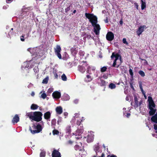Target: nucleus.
<instances>
[{"label": "nucleus", "instance_id": "25", "mask_svg": "<svg viewBox=\"0 0 157 157\" xmlns=\"http://www.w3.org/2000/svg\"><path fill=\"white\" fill-rule=\"evenodd\" d=\"M38 107V106L36 104H32L31 106V109L32 110H35L37 109Z\"/></svg>", "mask_w": 157, "mask_h": 157}, {"label": "nucleus", "instance_id": "38", "mask_svg": "<svg viewBox=\"0 0 157 157\" xmlns=\"http://www.w3.org/2000/svg\"><path fill=\"white\" fill-rule=\"evenodd\" d=\"M47 97V95L46 94L44 93L41 94V97L43 98V99H45Z\"/></svg>", "mask_w": 157, "mask_h": 157}, {"label": "nucleus", "instance_id": "44", "mask_svg": "<svg viewBox=\"0 0 157 157\" xmlns=\"http://www.w3.org/2000/svg\"><path fill=\"white\" fill-rule=\"evenodd\" d=\"M101 84H102V85L105 86V82L104 80H101Z\"/></svg>", "mask_w": 157, "mask_h": 157}, {"label": "nucleus", "instance_id": "41", "mask_svg": "<svg viewBox=\"0 0 157 157\" xmlns=\"http://www.w3.org/2000/svg\"><path fill=\"white\" fill-rule=\"evenodd\" d=\"M71 9L70 6L68 7L67 8L65 9V12L66 13H67L68 11H69Z\"/></svg>", "mask_w": 157, "mask_h": 157}, {"label": "nucleus", "instance_id": "43", "mask_svg": "<svg viewBox=\"0 0 157 157\" xmlns=\"http://www.w3.org/2000/svg\"><path fill=\"white\" fill-rule=\"evenodd\" d=\"M25 36V35H22L21 37V40L22 41H25V39L24 38Z\"/></svg>", "mask_w": 157, "mask_h": 157}, {"label": "nucleus", "instance_id": "32", "mask_svg": "<svg viewBox=\"0 0 157 157\" xmlns=\"http://www.w3.org/2000/svg\"><path fill=\"white\" fill-rule=\"evenodd\" d=\"M45 155L46 152L44 151H42L40 154V157H45Z\"/></svg>", "mask_w": 157, "mask_h": 157}, {"label": "nucleus", "instance_id": "49", "mask_svg": "<svg viewBox=\"0 0 157 157\" xmlns=\"http://www.w3.org/2000/svg\"><path fill=\"white\" fill-rule=\"evenodd\" d=\"M104 21L106 23H107L108 22V17H106V19L105 20H104Z\"/></svg>", "mask_w": 157, "mask_h": 157}, {"label": "nucleus", "instance_id": "35", "mask_svg": "<svg viewBox=\"0 0 157 157\" xmlns=\"http://www.w3.org/2000/svg\"><path fill=\"white\" fill-rule=\"evenodd\" d=\"M129 72L130 74V75L131 76V77L132 78H133V73L132 71V70L130 68L129 70Z\"/></svg>", "mask_w": 157, "mask_h": 157}, {"label": "nucleus", "instance_id": "17", "mask_svg": "<svg viewBox=\"0 0 157 157\" xmlns=\"http://www.w3.org/2000/svg\"><path fill=\"white\" fill-rule=\"evenodd\" d=\"M151 120L152 122L157 124V112L151 118Z\"/></svg>", "mask_w": 157, "mask_h": 157}, {"label": "nucleus", "instance_id": "8", "mask_svg": "<svg viewBox=\"0 0 157 157\" xmlns=\"http://www.w3.org/2000/svg\"><path fill=\"white\" fill-rule=\"evenodd\" d=\"M78 48L77 46L74 45L73 47L71 48L70 51L72 54L75 56L78 52Z\"/></svg>", "mask_w": 157, "mask_h": 157}, {"label": "nucleus", "instance_id": "48", "mask_svg": "<svg viewBox=\"0 0 157 157\" xmlns=\"http://www.w3.org/2000/svg\"><path fill=\"white\" fill-rule=\"evenodd\" d=\"M79 148V146L78 145H76L75 146V150H77Z\"/></svg>", "mask_w": 157, "mask_h": 157}, {"label": "nucleus", "instance_id": "23", "mask_svg": "<svg viewBox=\"0 0 157 157\" xmlns=\"http://www.w3.org/2000/svg\"><path fill=\"white\" fill-rule=\"evenodd\" d=\"M134 101L135 104V107H139L138 101V98L137 97L135 96L134 97Z\"/></svg>", "mask_w": 157, "mask_h": 157}, {"label": "nucleus", "instance_id": "24", "mask_svg": "<svg viewBox=\"0 0 157 157\" xmlns=\"http://www.w3.org/2000/svg\"><path fill=\"white\" fill-rule=\"evenodd\" d=\"M86 78L87 79V80H86V79H85V81L86 82H89L91 81L93 79L91 78V76H90L89 75H87L86 76Z\"/></svg>", "mask_w": 157, "mask_h": 157}, {"label": "nucleus", "instance_id": "56", "mask_svg": "<svg viewBox=\"0 0 157 157\" xmlns=\"http://www.w3.org/2000/svg\"><path fill=\"white\" fill-rule=\"evenodd\" d=\"M48 91L50 92H51L53 91V89L52 88H50L48 89Z\"/></svg>", "mask_w": 157, "mask_h": 157}, {"label": "nucleus", "instance_id": "21", "mask_svg": "<svg viewBox=\"0 0 157 157\" xmlns=\"http://www.w3.org/2000/svg\"><path fill=\"white\" fill-rule=\"evenodd\" d=\"M26 115L30 118V119L33 120L34 117V114H33V113L31 112L27 113L26 114Z\"/></svg>", "mask_w": 157, "mask_h": 157}, {"label": "nucleus", "instance_id": "62", "mask_svg": "<svg viewBox=\"0 0 157 157\" xmlns=\"http://www.w3.org/2000/svg\"><path fill=\"white\" fill-rule=\"evenodd\" d=\"M120 24H121V25H122L123 23V21H122V20H121L120 21Z\"/></svg>", "mask_w": 157, "mask_h": 157}, {"label": "nucleus", "instance_id": "34", "mask_svg": "<svg viewBox=\"0 0 157 157\" xmlns=\"http://www.w3.org/2000/svg\"><path fill=\"white\" fill-rule=\"evenodd\" d=\"M138 73L142 77H144L145 76L144 72L142 71H140Z\"/></svg>", "mask_w": 157, "mask_h": 157}, {"label": "nucleus", "instance_id": "39", "mask_svg": "<svg viewBox=\"0 0 157 157\" xmlns=\"http://www.w3.org/2000/svg\"><path fill=\"white\" fill-rule=\"evenodd\" d=\"M79 54L80 56H84V52L82 50H80L79 52Z\"/></svg>", "mask_w": 157, "mask_h": 157}, {"label": "nucleus", "instance_id": "12", "mask_svg": "<svg viewBox=\"0 0 157 157\" xmlns=\"http://www.w3.org/2000/svg\"><path fill=\"white\" fill-rule=\"evenodd\" d=\"M51 116V113L49 111H47L44 113V118L48 121H50V118Z\"/></svg>", "mask_w": 157, "mask_h": 157}, {"label": "nucleus", "instance_id": "3", "mask_svg": "<svg viewBox=\"0 0 157 157\" xmlns=\"http://www.w3.org/2000/svg\"><path fill=\"white\" fill-rule=\"evenodd\" d=\"M36 125L34 124L32 126V127L35 130H32L31 128H29V130L33 134L39 133L42 131L43 129L41 125L40 124L36 123Z\"/></svg>", "mask_w": 157, "mask_h": 157}, {"label": "nucleus", "instance_id": "50", "mask_svg": "<svg viewBox=\"0 0 157 157\" xmlns=\"http://www.w3.org/2000/svg\"><path fill=\"white\" fill-rule=\"evenodd\" d=\"M142 103H143V101L141 100H140L139 103H138V104H139V106H140L142 104Z\"/></svg>", "mask_w": 157, "mask_h": 157}, {"label": "nucleus", "instance_id": "5", "mask_svg": "<svg viewBox=\"0 0 157 157\" xmlns=\"http://www.w3.org/2000/svg\"><path fill=\"white\" fill-rule=\"evenodd\" d=\"M61 50V48L59 45H57L56 46V48H54L55 54L60 59L62 58V56L61 54H60V52Z\"/></svg>", "mask_w": 157, "mask_h": 157}, {"label": "nucleus", "instance_id": "40", "mask_svg": "<svg viewBox=\"0 0 157 157\" xmlns=\"http://www.w3.org/2000/svg\"><path fill=\"white\" fill-rule=\"evenodd\" d=\"M122 41H123V43L127 45H128V43L127 42V41H126V38H124L123 39Z\"/></svg>", "mask_w": 157, "mask_h": 157}, {"label": "nucleus", "instance_id": "18", "mask_svg": "<svg viewBox=\"0 0 157 157\" xmlns=\"http://www.w3.org/2000/svg\"><path fill=\"white\" fill-rule=\"evenodd\" d=\"M94 137L92 135H88L87 137V141L88 143H90L93 141Z\"/></svg>", "mask_w": 157, "mask_h": 157}, {"label": "nucleus", "instance_id": "11", "mask_svg": "<svg viewBox=\"0 0 157 157\" xmlns=\"http://www.w3.org/2000/svg\"><path fill=\"white\" fill-rule=\"evenodd\" d=\"M52 157H61V154L58 150L54 149L52 153Z\"/></svg>", "mask_w": 157, "mask_h": 157}, {"label": "nucleus", "instance_id": "19", "mask_svg": "<svg viewBox=\"0 0 157 157\" xmlns=\"http://www.w3.org/2000/svg\"><path fill=\"white\" fill-rule=\"evenodd\" d=\"M56 124V119L55 118L52 119L51 121V126L54 129L55 128Z\"/></svg>", "mask_w": 157, "mask_h": 157}, {"label": "nucleus", "instance_id": "14", "mask_svg": "<svg viewBox=\"0 0 157 157\" xmlns=\"http://www.w3.org/2000/svg\"><path fill=\"white\" fill-rule=\"evenodd\" d=\"M20 118L18 114H16L13 118L12 122L13 123H17L19 121Z\"/></svg>", "mask_w": 157, "mask_h": 157}, {"label": "nucleus", "instance_id": "51", "mask_svg": "<svg viewBox=\"0 0 157 157\" xmlns=\"http://www.w3.org/2000/svg\"><path fill=\"white\" fill-rule=\"evenodd\" d=\"M37 69H38L37 68H36L35 67L33 69V70L35 72H36V73L37 71Z\"/></svg>", "mask_w": 157, "mask_h": 157}, {"label": "nucleus", "instance_id": "59", "mask_svg": "<svg viewBox=\"0 0 157 157\" xmlns=\"http://www.w3.org/2000/svg\"><path fill=\"white\" fill-rule=\"evenodd\" d=\"M55 77L56 78H57L58 77V75L57 74H55Z\"/></svg>", "mask_w": 157, "mask_h": 157}, {"label": "nucleus", "instance_id": "52", "mask_svg": "<svg viewBox=\"0 0 157 157\" xmlns=\"http://www.w3.org/2000/svg\"><path fill=\"white\" fill-rule=\"evenodd\" d=\"M154 129L155 130H157V125L156 124H154Z\"/></svg>", "mask_w": 157, "mask_h": 157}, {"label": "nucleus", "instance_id": "7", "mask_svg": "<svg viewBox=\"0 0 157 157\" xmlns=\"http://www.w3.org/2000/svg\"><path fill=\"white\" fill-rule=\"evenodd\" d=\"M114 38V35L111 32H108L106 35V39L109 41H112Z\"/></svg>", "mask_w": 157, "mask_h": 157}, {"label": "nucleus", "instance_id": "13", "mask_svg": "<svg viewBox=\"0 0 157 157\" xmlns=\"http://www.w3.org/2000/svg\"><path fill=\"white\" fill-rule=\"evenodd\" d=\"M52 96L54 98L59 99L61 97V94L58 91H56L52 93Z\"/></svg>", "mask_w": 157, "mask_h": 157}, {"label": "nucleus", "instance_id": "61", "mask_svg": "<svg viewBox=\"0 0 157 157\" xmlns=\"http://www.w3.org/2000/svg\"><path fill=\"white\" fill-rule=\"evenodd\" d=\"M64 115L65 116H67L68 115V113L67 112L64 113Z\"/></svg>", "mask_w": 157, "mask_h": 157}, {"label": "nucleus", "instance_id": "36", "mask_svg": "<svg viewBox=\"0 0 157 157\" xmlns=\"http://www.w3.org/2000/svg\"><path fill=\"white\" fill-rule=\"evenodd\" d=\"M107 69V67L105 66H104L101 68V72H104Z\"/></svg>", "mask_w": 157, "mask_h": 157}, {"label": "nucleus", "instance_id": "6", "mask_svg": "<svg viewBox=\"0 0 157 157\" xmlns=\"http://www.w3.org/2000/svg\"><path fill=\"white\" fill-rule=\"evenodd\" d=\"M148 98V101L149 103L148 108H155V105L153 100L152 98L150 96H149Z\"/></svg>", "mask_w": 157, "mask_h": 157}, {"label": "nucleus", "instance_id": "30", "mask_svg": "<svg viewBox=\"0 0 157 157\" xmlns=\"http://www.w3.org/2000/svg\"><path fill=\"white\" fill-rule=\"evenodd\" d=\"M139 86L140 89L143 94H144L145 91L143 90L141 82L139 83Z\"/></svg>", "mask_w": 157, "mask_h": 157}, {"label": "nucleus", "instance_id": "26", "mask_svg": "<svg viewBox=\"0 0 157 157\" xmlns=\"http://www.w3.org/2000/svg\"><path fill=\"white\" fill-rule=\"evenodd\" d=\"M62 121V118L61 117H59L58 118L57 123L58 125H60Z\"/></svg>", "mask_w": 157, "mask_h": 157}, {"label": "nucleus", "instance_id": "2", "mask_svg": "<svg viewBox=\"0 0 157 157\" xmlns=\"http://www.w3.org/2000/svg\"><path fill=\"white\" fill-rule=\"evenodd\" d=\"M111 57L112 59L114 57L115 58L112 65L113 67L118 68L123 62L121 56L118 53L115 54L114 52L112 53Z\"/></svg>", "mask_w": 157, "mask_h": 157}, {"label": "nucleus", "instance_id": "15", "mask_svg": "<svg viewBox=\"0 0 157 157\" xmlns=\"http://www.w3.org/2000/svg\"><path fill=\"white\" fill-rule=\"evenodd\" d=\"M56 111L57 114H60L63 112L62 108L61 106H57L56 108Z\"/></svg>", "mask_w": 157, "mask_h": 157}, {"label": "nucleus", "instance_id": "27", "mask_svg": "<svg viewBox=\"0 0 157 157\" xmlns=\"http://www.w3.org/2000/svg\"><path fill=\"white\" fill-rule=\"evenodd\" d=\"M109 88L113 89L116 88V86L115 84L112 83H111L109 84Z\"/></svg>", "mask_w": 157, "mask_h": 157}, {"label": "nucleus", "instance_id": "58", "mask_svg": "<svg viewBox=\"0 0 157 157\" xmlns=\"http://www.w3.org/2000/svg\"><path fill=\"white\" fill-rule=\"evenodd\" d=\"M86 37L87 38H90L91 37V36L90 35H87L86 36Z\"/></svg>", "mask_w": 157, "mask_h": 157}, {"label": "nucleus", "instance_id": "63", "mask_svg": "<svg viewBox=\"0 0 157 157\" xmlns=\"http://www.w3.org/2000/svg\"><path fill=\"white\" fill-rule=\"evenodd\" d=\"M130 87H131V88H132V89H134V87H133L132 84L130 83Z\"/></svg>", "mask_w": 157, "mask_h": 157}, {"label": "nucleus", "instance_id": "10", "mask_svg": "<svg viewBox=\"0 0 157 157\" xmlns=\"http://www.w3.org/2000/svg\"><path fill=\"white\" fill-rule=\"evenodd\" d=\"M86 63L83 64L81 65H78V70L81 73H83L85 71V66H87Z\"/></svg>", "mask_w": 157, "mask_h": 157}, {"label": "nucleus", "instance_id": "57", "mask_svg": "<svg viewBox=\"0 0 157 157\" xmlns=\"http://www.w3.org/2000/svg\"><path fill=\"white\" fill-rule=\"evenodd\" d=\"M31 95L32 96H33L35 95V93L34 92H32L31 93Z\"/></svg>", "mask_w": 157, "mask_h": 157}, {"label": "nucleus", "instance_id": "22", "mask_svg": "<svg viewBox=\"0 0 157 157\" xmlns=\"http://www.w3.org/2000/svg\"><path fill=\"white\" fill-rule=\"evenodd\" d=\"M141 9L142 10H143L146 8V4L145 2H144L143 0H141Z\"/></svg>", "mask_w": 157, "mask_h": 157}, {"label": "nucleus", "instance_id": "31", "mask_svg": "<svg viewBox=\"0 0 157 157\" xmlns=\"http://www.w3.org/2000/svg\"><path fill=\"white\" fill-rule=\"evenodd\" d=\"M62 79L63 81H66L67 80V78L64 74H63L61 76Z\"/></svg>", "mask_w": 157, "mask_h": 157}, {"label": "nucleus", "instance_id": "42", "mask_svg": "<svg viewBox=\"0 0 157 157\" xmlns=\"http://www.w3.org/2000/svg\"><path fill=\"white\" fill-rule=\"evenodd\" d=\"M82 121V120H78L76 122V124L78 125H79L80 124L81 122Z\"/></svg>", "mask_w": 157, "mask_h": 157}, {"label": "nucleus", "instance_id": "28", "mask_svg": "<svg viewBox=\"0 0 157 157\" xmlns=\"http://www.w3.org/2000/svg\"><path fill=\"white\" fill-rule=\"evenodd\" d=\"M48 77H47L43 80L42 82L44 84H47L48 82Z\"/></svg>", "mask_w": 157, "mask_h": 157}, {"label": "nucleus", "instance_id": "53", "mask_svg": "<svg viewBox=\"0 0 157 157\" xmlns=\"http://www.w3.org/2000/svg\"><path fill=\"white\" fill-rule=\"evenodd\" d=\"M107 157H117L115 155H112L110 156V155H108L107 156Z\"/></svg>", "mask_w": 157, "mask_h": 157}, {"label": "nucleus", "instance_id": "33", "mask_svg": "<svg viewBox=\"0 0 157 157\" xmlns=\"http://www.w3.org/2000/svg\"><path fill=\"white\" fill-rule=\"evenodd\" d=\"M30 8H31L30 7H26V6H24L23 7V8L22 9V10L23 11H25V10H30Z\"/></svg>", "mask_w": 157, "mask_h": 157}, {"label": "nucleus", "instance_id": "4", "mask_svg": "<svg viewBox=\"0 0 157 157\" xmlns=\"http://www.w3.org/2000/svg\"><path fill=\"white\" fill-rule=\"evenodd\" d=\"M34 117L33 120L38 122L42 120V116L43 114L40 111H36L33 112Z\"/></svg>", "mask_w": 157, "mask_h": 157}, {"label": "nucleus", "instance_id": "45", "mask_svg": "<svg viewBox=\"0 0 157 157\" xmlns=\"http://www.w3.org/2000/svg\"><path fill=\"white\" fill-rule=\"evenodd\" d=\"M99 149V147L98 146L95 147V148H94V150L96 153L97 152V151Z\"/></svg>", "mask_w": 157, "mask_h": 157}, {"label": "nucleus", "instance_id": "29", "mask_svg": "<svg viewBox=\"0 0 157 157\" xmlns=\"http://www.w3.org/2000/svg\"><path fill=\"white\" fill-rule=\"evenodd\" d=\"M59 132L55 128L52 131V133L54 135H59Z\"/></svg>", "mask_w": 157, "mask_h": 157}, {"label": "nucleus", "instance_id": "1", "mask_svg": "<svg viewBox=\"0 0 157 157\" xmlns=\"http://www.w3.org/2000/svg\"><path fill=\"white\" fill-rule=\"evenodd\" d=\"M86 17L89 20V21L92 25L94 27V32L96 35H99L101 28L100 25L97 24L98 20L97 17L93 13H86Z\"/></svg>", "mask_w": 157, "mask_h": 157}, {"label": "nucleus", "instance_id": "54", "mask_svg": "<svg viewBox=\"0 0 157 157\" xmlns=\"http://www.w3.org/2000/svg\"><path fill=\"white\" fill-rule=\"evenodd\" d=\"M68 144H72L73 142L72 141H71V140H69L68 141Z\"/></svg>", "mask_w": 157, "mask_h": 157}, {"label": "nucleus", "instance_id": "9", "mask_svg": "<svg viewBox=\"0 0 157 157\" xmlns=\"http://www.w3.org/2000/svg\"><path fill=\"white\" fill-rule=\"evenodd\" d=\"M147 28L146 25H144L142 26H140L138 29V30L136 31L137 34L139 36L144 31V29H146Z\"/></svg>", "mask_w": 157, "mask_h": 157}, {"label": "nucleus", "instance_id": "16", "mask_svg": "<svg viewBox=\"0 0 157 157\" xmlns=\"http://www.w3.org/2000/svg\"><path fill=\"white\" fill-rule=\"evenodd\" d=\"M153 108H148V109L150 110V111L149 112L150 116L153 115L156 112V109H154Z\"/></svg>", "mask_w": 157, "mask_h": 157}, {"label": "nucleus", "instance_id": "46", "mask_svg": "<svg viewBox=\"0 0 157 157\" xmlns=\"http://www.w3.org/2000/svg\"><path fill=\"white\" fill-rule=\"evenodd\" d=\"M139 59L140 60H141L142 61H143V60L145 61V63L146 64V65H148V63L147 61L145 59H142L140 57L139 58Z\"/></svg>", "mask_w": 157, "mask_h": 157}, {"label": "nucleus", "instance_id": "60", "mask_svg": "<svg viewBox=\"0 0 157 157\" xmlns=\"http://www.w3.org/2000/svg\"><path fill=\"white\" fill-rule=\"evenodd\" d=\"M105 156V154L104 153H102L101 155V156H100V157H104Z\"/></svg>", "mask_w": 157, "mask_h": 157}, {"label": "nucleus", "instance_id": "20", "mask_svg": "<svg viewBox=\"0 0 157 157\" xmlns=\"http://www.w3.org/2000/svg\"><path fill=\"white\" fill-rule=\"evenodd\" d=\"M66 132L67 133L70 134L71 132V126L70 125H67L65 129Z\"/></svg>", "mask_w": 157, "mask_h": 157}, {"label": "nucleus", "instance_id": "64", "mask_svg": "<svg viewBox=\"0 0 157 157\" xmlns=\"http://www.w3.org/2000/svg\"><path fill=\"white\" fill-rule=\"evenodd\" d=\"M76 10H74L73 11V13H76Z\"/></svg>", "mask_w": 157, "mask_h": 157}, {"label": "nucleus", "instance_id": "55", "mask_svg": "<svg viewBox=\"0 0 157 157\" xmlns=\"http://www.w3.org/2000/svg\"><path fill=\"white\" fill-rule=\"evenodd\" d=\"M130 116V114L129 113H127L126 117L128 118Z\"/></svg>", "mask_w": 157, "mask_h": 157}, {"label": "nucleus", "instance_id": "47", "mask_svg": "<svg viewBox=\"0 0 157 157\" xmlns=\"http://www.w3.org/2000/svg\"><path fill=\"white\" fill-rule=\"evenodd\" d=\"M134 4L135 6L136 7V8L138 10V4L136 3V2H135L134 3Z\"/></svg>", "mask_w": 157, "mask_h": 157}, {"label": "nucleus", "instance_id": "37", "mask_svg": "<svg viewBox=\"0 0 157 157\" xmlns=\"http://www.w3.org/2000/svg\"><path fill=\"white\" fill-rule=\"evenodd\" d=\"M13 28H12L11 29L10 32L9 33L8 35L10 37V36L13 34Z\"/></svg>", "mask_w": 157, "mask_h": 157}]
</instances>
